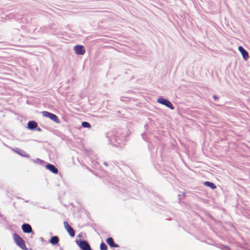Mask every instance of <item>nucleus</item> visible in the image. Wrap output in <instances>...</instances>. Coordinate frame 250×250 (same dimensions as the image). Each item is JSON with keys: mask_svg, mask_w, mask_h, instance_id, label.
I'll use <instances>...</instances> for the list:
<instances>
[{"mask_svg": "<svg viewBox=\"0 0 250 250\" xmlns=\"http://www.w3.org/2000/svg\"><path fill=\"white\" fill-rule=\"evenodd\" d=\"M37 123L34 121H31L28 122L27 128L29 130H34L37 128Z\"/></svg>", "mask_w": 250, "mask_h": 250, "instance_id": "obj_8", "label": "nucleus"}, {"mask_svg": "<svg viewBox=\"0 0 250 250\" xmlns=\"http://www.w3.org/2000/svg\"><path fill=\"white\" fill-rule=\"evenodd\" d=\"M64 227L67 232L72 237L75 236V232L73 229L69 225L67 222L63 223Z\"/></svg>", "mask_w": 250, "mask_h": 250, "instance_id": "obj_6", "label": "nucleus"}, {"mask_svg": "<svg viewBox=\"0 0 250 250\" xmlns=\"http://www.w3.org/2000/svg\"><path fill=\"white\" fill-rule=\"evenodd\" d=\"M59 239L57 236L52 237L50 241V242L53 245L56 244L58 243Z\"/></svg>", "mask_w": 250, "mask_h": 250, "instance_id": "obj_12", "label": "nucleus"}, {"mask_svg": "<svg viewBox=\"0 0 250 250\" xmlns=\"http://www.w3.org/2000/svg\"><path fill=\"white\" fill-rule=\"evenodd\" d=\"M238 50L241 52L243 58L247 60L249 58L248 52L242 46H239Z\"/></svg>", "mask_w": 250, "mask_h": 250, "instance_id": "obj_7", "label": "nucleus"}, {"mask_svg": "<svg viewBox=\"0 0 250 250\" xmlns=\"http://www.w3.org/2000/svg\"><path fill=\"white\" fill-rule=\"evenodd\" d=\"M37 130L40 131H41V129L40 128H37Z\"/></svg>", "mask_w": 250, "mask_h": 250, "instance_id": "obj_18", "label": "nucleus"}, {"mask_svg": "<svg viewBox=\"0 0 250 250\" xmlns=\"http://www.w3.org/2000/svg\"><path fill=\"white\" fill-rule=\"evenodd\" d=\"M14 239L18 246L23 250L26 249V246L22 238L17 234L14 235Z\"/></svg>", "mask_w": 250, "mask_h": 250, "instance_id": "obj_3", "label": "nucleus"}, {"mask_svg": "<svg viewBox=\"0 0 250 250\" xmlns=\"http://www.w3.org/2000/svg\"><path fill=\"white\" fill-rule=\"evenodd\" d=\"M15 151L17 153H18L19 154H20V155H21L22 156H24V157H29V155H28V154H27L24 151H22V150L19 151L18 150H15Z\"/></svg>", "mask_w": 250, "mask_h": 250, "instance_id": "obj_13", "label": "nucleus"}, {"mask_svg": "<svg viewBox=\"0 0 250 250\" xmlns=\"http://www.w3.org/2000/svg\"><path fill=\"white\" fill-rule=\"evenodd\" d=\"M82 126L83 127L85 128H90V125L89 123L86 122H83L82 123Z\"/></svg>", "mask_w": 250, "mask_h": 250, "instance_id": "obj_14", "label": "nucleus"}, {"mask_svg": "<svg viewBox=\"0 0 250 250\" xmlns=\"http://www.w3.org/2000/svg\"><path fill=\"white\" fill-rule=\"evenodd\" d=\"M107 246L104 243H102L100 245L101 250H107Z\"/></svg>", "mask_w": 250, "mask_h": 250, "instance_id": "obj_16", "label": "nucleus"}, {"mask_svg": "<svg viewBox=\"0 0 250 250\" xmlns=\"http://www.w3.org/2000/svg\"><path fill=\"white\" fill-rule=\"evenodd\" d=\"M214 97V99H216V98H217V97H216V96H214V97Z\"/></svg>", "mask_w": 250, "mask_h": 250, "instance_id": "obj_19", "label": "nucleus"}, {"mask_svg": "<svg viewBox=\"0 0 250 250\" xmlns=\"http://www.w3.org/2000/svg\"><path fill=\"white\" fill-rule=\"evenodd\" d=\"M204 185L207 187L210 188L212 189L216 188V185L210 182H205L204 183Z\"/></svg>", "mask_w": 250, "mask_h": 250, "instance_id": "obj_11", "label": "nucleus"}, {"mask_svg": "<svg viewBox=\"0 0 250 250\" xmlns=\"http://www.w3.org/2000/svg\"><path fill=\"white\" fill-rule=\"evenodd\" d=\"M45 167L46 169H48L54 174H57L58 172L57 168L53 165L48 164Z\"/></svg>", "mask_w": 250, "mask_h": 250, "instance_id": "obj_9", "label": "nucleus"}, {"mask_svg": "<svg viewBox=\"0 0 250 250\" xmlns=\"http://www.w3.org/2000/svg\"><path fill=\"white\" fill-rule=\"evenodd\" d=\"M157 102L161 104H164V105L167 106V107H169L171 109L173 110L174 108V106H173V105L171 103V102L167 99H163V98H158L157 100Z\"/></svg>", "mask_w": 250, "mask_h": 250, "instance_id": "obj_5", "label": "nucleus"}, {"mask_svg": "<svg viewBox=\"0 0 250 250\" xmlns=\"http://www.w3.org/2000/svg\"><path fill=\"white\" fill-rule=\"evenodd\" d=\"M73 50L74 54L78 56H83L86 52L85 47L81 44L75 45L73 47Z\"/></svg>", "mask_w": 250, "mask_h": 250, "instance_id": "obj_1", "label": "nucleus"}, {"mask_svg": "<svg viewBox=\"0 0 250 250\" xmlns=\"http://www.w3.org/2000/svg\"><path fill=\"white\" fill-rule=\"evenodd\" d=\"M22 229L25 233H30L32 231V228L31 226L27 224L22 225Z\"/></svg>", "mask_w": 250, "mask_h": 250, "instance_id": "obj_10", "label": "nucleus"}, {"mask_svg": "<svg viewBox=\"0 0 250 250\" xmlns=\"http://www.w3.org/2000/svg\"><path fill=\"white\" fill-rule=\"evenodd\" d=\"M106 241L108 244H109V238L106 239Z\"/></svg>", "mask_w": 250, "mask_h": 250, "instance_id": "obj_17", "label": "nucleus"}, {"mask_svg": "<svg viewBox=\"0 0 250 250\" xmlns=\"http://www.w3.org/2000/svg\"><path fill=\"white\" fill-rule=\"evenodd\" d=\"M76 243L82 250H91L90 245L85 241H77Z\"/></svg>", "mask_w": 250, "mask_h": 250, "instance_id": "obj_4", "label": "nucleus"}, {"mask_svg": "<svg viewBox=\"0 0 250 250\" xmlns=\"http://www.w3.org/2000/svg\"><path fill=\"white\" fill-rule=\"evenodd\" d=\"M110 247H118L119 246L116 244H115L113 239L110 237Z\"/></svg>", "mask_w": 250, "mask_h": 250, "instance_id": "obj_15", "label": "nucleus"}, {"mask_svg": "<svg viewBox=\"0 0 250 250\" xmlns=\"http://www.w3.org/2000/svg\"><path fill=\"white\" fill-rule=\"evenodd\" d=\"M42 116L44 117L48 118L57 124L60 123L58 117L54 114L50 113L46 111H43L42 112Z\"/></svg>", "mask_w": 250, "mask_h": 250, "instance_id": "obj_2", "label": "nucleus"}]
</instances>
